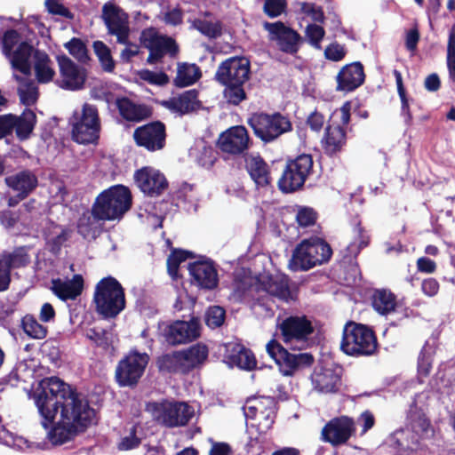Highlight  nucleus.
<instances>
[{
	"label": "nucleus",
	"instance_id": "f257e3e1",
	"mask_svg": "<svg viewBox=\"0 0 455 455\" xmlns=\"http://www.w3.org/2000/svg\"><path fill=\"white\" fill-rule=\"evenodd\" d=\"M35 403L53 445H62L93 423L95 411L84 395L57 377L44 379L34 392Z\"/></svg>",
	"mask_w": 455,
	"mask_h": 455
},
{
	"label": "nucleus",
	"instance_id": "f03ea898",
	"mask_svg": "<svg viewBox=\"0 0 455 455\" xmlns=\"http://www.w3.org/2000/svg\"><path fill=\"white\" fill-rule=\"evenodd\" d=\"M132 205V195L130 188L122 184L113 185L98 195L91 212L80 218L77 228L88 225L91 217L96 220H119Z\"/></svg>",
	"mask_w": 455,
	"mask_h": 455
},
{
	"label": "nucleus",
	"instance_id": "7ed1b4c3",
	"mask_svg": "<svg viewBox=\"0 0 455 455\" xmlns=\"http://www.w3.org/2000/svg\"><path fill=\"white\" fill-rule=\"evenodd\" d=\"M251 73L250 61L244 57H231L222 61L215 73V79L225 86L224 97L229 104L238 106L247 99L244 84Z\"/></svg>",
	"mask_w": 455,
	"mask_h": 455
},
{
	"label": "nucleus",
	"instance_id": "20e7f679",
	"mask_svg": "<svg viewBox=\"0 0 455 455\" xmlns=\"http://www.w3.org/2000/svg\"><path fill=\"white\" fill-rule=\"evenodd\" d=\"M408 418L410 427L396 430L387 439L389 446L396 449L400 455H408L410 451L416 450L419 439L429 427L422 409L418 411L416 402L411 406Z\"/></svg>",
	"mask_w": 455,
	"mask_h": 455
},
{
	"label": "nucleus",
	"instance_id": "39448f33",
	"mask_svg": "<svg viewBox=\"0 0 455 455\" xmlns=\"http://www.w3.org/2000/svg\"><path fill=\"white\" fill-rule=\"evenodd\" d=\"M102 20L110 35L116 36L119 44H126L122 52L123 62H130L140 52L139 46L129 41L128 15L114 3L108 2L102 7Z\"/></svg>",
	"mask_w": 455,
	"mask_h": 455
},
{
	"label": "nucleus",
	"instance_id": "423d86ee",
	"mask_svg": "<svg viewBox=\"0 0 455 455\" xmlns=\"http://www.w3.org/2000/svg\"><path fill=\"white\" fill-rule=\"evenodd\" d=\"M314 172V159L311 154H300L288 157L277 180L278 189L283 194L302 190L307 180Z\"/></svg>",
	"mask_w": 455,
	"mask_h": 455
},
{
	"label": "nucleus",
	"instance_id": "0eeeda50",
	"mask_svg": "<svg viewBox=\"0 0 455 455\" xmlns=\"http://www.w3.org/2000/svg\"><path fill=\"white\" fill-rule=\"evenodd\" d=\"M331 255L332 250L323 239H304L296 246L289 267L293 271H306L328 262Z\"/></svg>",
	"mask_w": 455,
	"mask_h": 455
},
{
	"label": "nucleus",
	"instance_id": "6e6552de",
	"mask_svg": "<svg viewBox=\"0 0 455 455\" xmlns=\"http://www.w3.org/2000/svg\"><path fill=\"white\" fill-rule=\"evenodd\" d=\"M248 124L252 129L254 135L265 144L274 142L293 129L290 117L280 112L253 113L248 119Z\"/></svg>",
	"mask_w": 455,
	"mask_h": 455
},
{
	"label": "nucleus",
	"instance_id": "1a4fd4ad",
	"mask_svg": "<svg viewBox=\"0 0 455 455\" xmlns=\"http://www.w3.org/2000/svg\"><path fill=\"white\" fill-rule=\"evenodd\" d=\"M340 348L348 355L368 356L376 351L377 339L369 327L349 322L344 326Z\"/></svg>",
	"mask_w": 455,
	"mask_h": 455
},
{
	"label": "nucleus",
	"instance_id": "9d476101",
	"mask_svg": "<svg viewBox=\"0 0 455 455\" xmlns=\"http://www.w3.org/2000/svg\"><path fill=\"white\" fill-rule=\"evenodd\" d=\"M72 140L79 144L95 143L100 138L101 123L95 105L84 103L80 112L76 111L69 119Z\"/></svg>",
	"mask_w": 455,
	"mask_h": 455
},
{
	"label": "nucleus",
	"instance_id": "9b49d317",
	"mask_svg": "<svg viewBox=\"0 0 455 455\" xmlns=\"http://www.w3.org/2000/svg\"><path fill=\"white\" fill-rule=\"evenodd\" d=\"M147 411L156 423L167 427L185 426L195 414L187 403L168 400L148 403Z\"/></svg>",
	"mask_w": 455,
	"mask_h": 455
},
{
	"label": "nucleus",
	"instance_id": "f8f14e48",
	"mask_svg": "<svg viewBox=\"0 0 455 455\" xmlns=\"http://www.w3.org/2000/svg\"><path fill=\"white\" fill-rule=\"evenodd\" d=\"M94 302L100 315L105 317L116 316L125 307L122 285L114 277L103 278L96 286Z\"/></svg>",
	"mask_w": 455,
	"mask_h": 455
},
{
	"label": "nucleus",
	"instance_id": "ddd939ff",
	"mask_svg": "<svg viewBox=\"0 0 455 455\" xmlns=\"http://www.w3.org/2000/svg\"><path fill=\"white\" fill-rule=\"evenodd\" d=\"M140 41L149 51L147 62L150 65L161 62L165 55L176 58L180 52V46L176 40L167 35L160 34L155 28L143 29Z\"/></svg>",
	"mask_w": 455,
	"mask_h": 455
},
{
	"label": "nucleus",
	"instance_id": "4468645a",
	"mask_svg": "<svg viewBox=\"0 0 455 455\" xmlns=\"http://www.w3.org/2000/svg\"><path fill=\"white\" fill-rule=\"evenodd\" d=\"M262 27L267 32L268 41L274 43L280 52L290 55L297 54L302 40L299 32L281 20L264 21Z\"/></svg>",
	"mask_w": 455,
	"mask_h": 455
},
{
	"label": "nucleus",
	"instance_id": "2eb2a0df",
	"mask_svg": "<svg viewBox=\"0 0 455 455\" xmlns=\"http://www.w3.org/2000/svg\"><path fill=\"white\" fill-rule=\"evenodd\" d=\"M267 352L275 360L284 376L293 375L295 371L310 366L314 361L310 354L290 353L274 339L267 344Z\"/></svg>",
	"mask_w": 455,
	"mask_h": 455
},
{
	"label": "nucleus",
	"instance_id": "dca6fc26",
	"mask_svg": "<svg viewBox=\"0 0 455 455\" xmlns=\"http://www.w3.org/2000/svg\"><path fill=\"white\" fill-rule=\"evenodd\" d=\"M278 326L283 342L297 349H302L307 345L308 338L314 331L311 322L304 315L289 316Z\"/></svg>",
	"mask_w": 455,
	"mask_h": 455
},
{
	"label": "nucleus",
	"instance_id": "f3484780",
	"mask_svg": "<svg viewBox=\"0 0 455 455\" xmlns=\"http://www.w3.org/2000/svg\"><path fill=\"white\" fill-rule=\"evenodd\" d=\"M351 103L346 101L339 110L340 123L328 124L323 139V148L327 156H332L339 153L347 143L345 126L350 121Z\"/></svg>",
	"mask_w": 455,
	"mask_h": 455
},
{
	"label": "nucleus",
	"instance_id": "a211bd4d",
	"mask_svg": "<svg viewBox=\"0 0 455 455\" xmlns=\"http://www.w3.org/2000/svg\"><path fill=\"white\" fill-rule=\"evenodd\" d=\"M148 363L146 353L133 352L121 360L116 369V379L121 387L135 386Z\"/></svg>",
	"mask_w": 455,
	"mask_h": 455
},
{
	"label": "nucleus",
	"instance_id": "6ab92c4d",
	"mask_svg": "<svg viewBox=\"0 0 455 455\" xmlns=\"http://www.w3.org/2000/svg\"><path fill=\"white\" fill-rule=\"evenodd\" d=\"M166 126L159 120L135 128L132 138L138 147L149 152L162 150L166 145Z\"/></svg>",
	"mask_w": 455,
	"mask_h": 455
},
{
	"label": "nucleus",
	"instance_id": "aec40b11",
	"mask_svg": "<svg viewBox=\"0 0 455 455\" xmlns=\"http://www.w3.org/2000/svg\"><path fill=\"white\" fill-rule=\"evenodd\" d=\"M251 138L247 129L243 125H235L221 132L217 140V147L222 153L233 156H244L250 148Z\"/></svg>",
	"mask_w": 455,
	"mask_h": 455
},
{
	"label": "nucleus",
	"instance_id": "412c9836",
	"mask_svg": "<svg viewBox=\"0 0 455 455\" xmlns=\"http://www.w3.org/2000/svg\"><path fill=\"white\" fill-rule=\"evenodd\" d=\"M246 419H255L261 432H266L274 423L275 403L272 397L252 398L243 406Z\"/></svg>",
	"mask_w": 455,
	"mask_h": 455
},
{
	"label": "nucleus",
	"instance_id": "4be33fe9",
	"mask_svg": "<svg viewBox=\"0 0 455 455\" xmlns=\"http://www.w3.org/2000/svg\"><path fill=\"white\" fill-rule=\"evenodd\" d=\"M133 178L140 190L150 197L160 196L169 186L164 174L151 166H144L136 170Z\"/></svg>",
	"mask_w": 455,
	"mask_h": 455
},
{
	"label": "nucleus",
	"instance_id": "5701e85b",
	"mask_svg": "<svg viewBox=\"0 0 455 455\" xmlns=\"http://www.w3.org/2000/svg\"><path fill=\"white\" fill-rule=\"evenodd\" d=\"M60 79L56 81L57 85L64 90L78 91L84 88L87 74L84 68L76 64L66 54L56 57Z\"/></svg>",
	"mask_w": 455,
	"mask_h": 455
},
{
	"label": "nucleus",
	"instance_id": "b1692460",
	"mask_svg": "<svg viewBox=\"0 0 455 455\" xmlns=\"http://www.w3.org/2000/svg\"><path fill=\"white\" fill-rule=\"evenodd\" d=\"M160 331L166 342L177 345L190 342L199 337L200 325L195 319L188 322L176 321L171 324H163Z\"/></svg>",
	"mask_w": 455,
	"mask_h": 455
},
{
	"label": "nucleus",
	"instance_id": "393cba45",
	"mask_svg": "<svg viewBox=\"0 0 455 455\" xmlns=\"http://www.w3.org/2000/svg\"><path fill=\"white\" fill-rule=\"evenodd\" d=\"M355 432V423L352 419L342 416L331 419L322 430L323 440L332 445L345 443Z\"/></svg>",
	"mask_w": 455,
	"mask_h": 455
},
{
	"label": "nucleus",
	"instance_id": "a878e982",
	"mask_svg": "<svg viewBox=\"0 0 455 455\" xmlns=\"http://www.w3.org/2000/svg\"><path fill=\"white\" fill-rule=\"evenodd\" d=\"M193 282L203 289L212 290L218 284V274L213 263L204 259L188 265Z\"/></svg>",
	"mask_w": 455,
	"mask_h": 455
},
{
	"label": "nucleus",
	"instance_id": "bb28decb",
	"mask_svg": "<svg viewBox=\"0 0 455 455\" xmlns=\"http://www.w3.org/2000/svg\"><path fill=\"white\" fill-rule=\"evenodd\" d=\"M197 90L190 89L164 101L163 105L180 116H185L203 108V103L199 100Z\"/></svg>",
	"mask_w": 455,
	"mask_h": 455
},
{
	"label": "nucleus",
	"instance_id": "cd10ccee",
	"mask_svg": "<svg viewBox=\"0 0 455 455\" xmlns=\"http://www.w3.org/2000/svg\"><path fill=\"white\" fill-rule=\"evenodd\" d=\"M364 70L361 62L344 66L337 75V91L352 92L364 82Z\"/></svg>",
	"mask_w": 455,
	"mask_h": 455
},
{
	"label": "nucleus",
	"instance_id": "c85d7f7f",
	"mask_svg": "<svg viewBox=\"0 0 455 455\" xmlns=\"http://www.w3.org/2000/svg\"><path fill=\"white\" fill-rule=\"evenodd\" d=\"M116 107L121 117L131 123H140L153 116L152 107L135 103L127 97L117 98Z\"/></svg>",
	"mask_w": 455,
	"mask_h": 455
},
{
	"label": "nucleus",
	"instance_id": "c756f323",
	"mask_svg": "<svg viewBox=\"0 0 455 455\" xmlns=\"http://www.w3.org/2000/svg\"><path fill=\"white\" fill-rule=\"evenodd\" d=\"M244 164L245 170L257 186L265 188L271 184L269 165L259 153L246 155Z\"/></svg>",
	"mask_w": 455,
	"mask_h": 455
},
{
	"label": "nucleus",
	"instance_id": "7c9ffc66",
	"mask_svg": "<svg viewBox=\"0 0 455 455\" xmlns=\"http://www.w3.org/2000/svg\"><path fill=\"white\" fill-rule=\"evenodd\" d=\"M259 287L268 295L278 299L288 301L293 299V294L289 285V279L284 275L277 274L262 276L259 281Z\"/></svg>",
	"mask_w": 455,
	"mask_h": 455
},
{
	"label": "nucleus",
	"instance_id": "2f4dec72",
	"mask_svg": "<svg viewBox=\"0 0 455 455\" xmlns=\"http://www.w3.org/2000/svg\"><path fill=\"white\" fill-rule=\"evenodd\" d=\"M5 185L16 193L28 196L38 185L36 175L30 170H22L4 179Z\"/></svg>",
	"mask_w": 455,
	"mask_h": 455
},
{
	"label": "nucleus",
	"instance_id": "473e14b6",
	"mask_svg": "<svg viewBox=\"0 0 455 455\" xmlns=\"http://www.w3.org/2000/svg\"><path fill=\"white\" fill-rule=\"evenodd\" d=\"M84 288V279L80 275H75L73 278L62 280L54 279L52 281V292L61 300L75 299L78 297Z\"/></svg>",
	"mask_w": 455,
	"mask_h": 455
},
{
	"label": "nucleus",
	"instance_id": "72a5a7b5",
	"mask_svg": "<svg viewBox=\"0 0 455 455\" xmlns=\"http://www.w3.org/2000/svg\"><path fill=\"white\" fill-rule=\"evenodd\" d=\"M311 379L314 388L320 393L336 392L340 384L339 373L331 368L315 369Z\"/></svg>",
	"mask_w": 455,
	"mask_h": 455
},
{
	"label": "nucleus",
	"instance_id": "f704fd0d",
	"mask_svg": "<svg viewBox=\"0 0 455 455\" xmlns=\"http://www.w3.org/2000/svg\"><path fill=\"white\" fill-rule=\"evenodd\" d=\"M34 70L36 80L39 84H48L53 80L55 70L49 55L40 50L34 52Z\"/></svg>",
	"mask_w": 455,
	"mask_h": 455
},
{
	"label": "nucleus",
	"instance_id": "c9c22d12",
	"mask_svg": "<svg viewBox=\"0 0 455 455\" xmlns=\"http://www.w3.org/2000/svg\"><path fill=\"white\" fill-rule=\"evenodd\" d=\"M230 363L240 369L251 371L256 366V359L251 350L240 344H230L228 347Z\"/></svg>",
	"mask_w": 455,
	"mask_h": 455
},
{
	"label": "nucleus",
	"instance_id": "e433bc0d",
	"mask_svg": "<svg viewBox=\"0 0 455 455\" xmlns=\"http://www.w3.org/2000/svg\"><path fill=\"white\" fill-rule=\"evenodd\" d=\"M201 76V70L196 64L179 63L173 84L179 88L190 86L199 80Z\"/></svg>",
	"mask_w": 455,
	"mask_h": 455
},
{
	"label": "nucleus",
	"instance_id": "4c0bfd02",
	"mask_svg": "<svg viewBox=\"0 0 455 455\" xmlns=\"http://www.w3.org/2000/svg\"><path fill=\"white\" fill-rule=\"evenodd\" d=\"M33 52V46L28 42H21L13 52L12 66L23 75L28 76L31 73L29 58Z\"/></svg>",
	"mask_w": 455,
	"mask_h": 455
},
{
	"label": "nucleus",
	"instance_id": "58836bf2",
	"mask_svg": "<svg viewBox=\"0 0 455 455\" xmlns=\"http://www.w3.org/2000/svg\"><path fill=\"white\" fill-rule=\"evenodd\" d=\"M157 363L161 371L174 373L188 371L182 350L162 355L158 358Z\"/></svg>",
	"mask_w": 455,
	"mask_h": 455
},
{
	"label": "nucleus",
	"instance_id": "ea45409f",
	"mask_svg": "<svg viewBox=\"0 0 455 455\" xmlns=\"http://www.w3.org/2000/svg\"><path fill=\"white\" fill-rule=\"evenodd\" d=\"M36 114L32 110L24 112L21 116L12 114V121L14 124V130L20 140H27L34 130Z\"/></svg>",
	"mask_w": 455,
	"mask_h": 455
},
{
	"label": "nucleus",
	"instance_id": "a19ab883",
	"mask_svg": "<svg viewBox=\"0 0 455 455\" xmlns=\"http://www.w3.org/2000/svg\"><path fill=\"white\" fill-rule=\"evenodd\" d=\"M395 295L386 290H379L373 295V308L381 315H387L395 310Z\"/></svg>",
	"mask_w": 455,
	"mask_h": 455
},
{
	"label": "nucleus",
	"instance_id": "79ce46f5",
	"mask_svg": "<svg viewBox=\"0 0 455 455\" xmlns=\"http://www.w3.org/2000/svg\"><path fill=\"white\" fill-rule=\"evenodd\" d=\"M185 363L188 371L202 364L208 356V348L205 345L196 344L188 349L182 350Z\"/></svg>",
	"mask_w": 455,
	"mask_h": 455
},
{
	"label": "nucleus",
	"instance_id": "37998d69",
	"mask_svg": "<svg viewBox=\"0 0 455 455\" xmlns=\"http://www.w3.org/2000/svg\"><path fill=\"white\" fill-rule=\"evenodd\" d=\"M0 441L6 446L13 447L21 451L32 450L39 447V444L30 443L24 437L16 435L5 429L0 431Z\"/></svg>",
	"mask_w": 455,
	"mask_h": 455
},
{
	"label": "nucleus",
	"instance_id": "c03bdc74",
	"mask_svg": "<svg viewBox=\"0 0 455 455\" xmlns=\"http://www.w3.org/2000/svg\"><path fill=\"white\" fill-rule=\"evenodd\" d=\"M434 353V347L429 344H426L419 354L418 362V378L420 382H423V379L427 377L430 372Z\"/></svg>",
	"mask_w": 455,
	"mask_h": 455
},
{
	"label": "nucleus",
	"instance_id": "a18cd8bd",
	"mask_svg": "<svg viewBox=\"0 0 455 455\" xmlns=\"http://www.w3.org/2000/svg\"><path fill=\"white\" fill-rule=\"evenodd\" d=\"M394 76L395 78L397 92L401 100V113L402 116H404L405 121L407 123H411L412 121V115L410 108L409 99L407 96V92L403 82V76L400 71L395 69Z\"/></svg>",
	"mask_w": 455,
	"mask_h": 455
},
{
	"label": "nucleus",
	"instance_id": "49530a36",
	"mask_svg": "<svg viewBox=\"0 0 455 455\" xmlns=\"http://www.w3.org/2000/svg\"><path fill=\"white\" fill-rule=\"evenodd\" d=\"M15 79L19 82H25L24 88L18 89L20 102L25 106L34 105L38 99V88L32 81H25L17 75H15Z\"/></svg>",
	"mask_w": 455,
	"mask_h": 455
},
{
	"label": "nucleus",
	"instance_id": "de8ad7c7",
	"mask_svg": "<svg viewBox=\"0 0 455 455\" xmlns=\"http://www.w3.org/2000/svg\"><path fill=\"white\" fill-rule=\"evenodd\" d=\"M21 325L24 332L33 339H44L47 334V329L30 315L22 318Z\"/></svg>",
	"mask_w": 455,
	"mask_h": 455
},
{
	"label": "nucleus",
	"instance_id": "09e8293b",
	"mask_svg": "<svg viewBox=\"0 0 455 455\" xmlns=\"http://www.w3.org/2000/svg\"><path fill=\"white\" fill-rule=\"evenodd\" d=\"M318 212L309 206H297L295 220L299 228H309L317 224Z\"/></svg>",
	"mask_w": 455,
	"mask_h": 455
},
{
	"label": "nucleus",
	"instance_id": "8fccbe9b",
	"mask_svg": "<svg viewBox=\"0 0 455 455\" xmlns=\"http://www.w3.org/2000/svg\"><path fill=\"white\" fill-rule=\"evenodd\" d=\"M193 26L201 34L209 38H217L222 35V23L220 20L212 22L205 20L196 19Z\"/></svg>",
	"mask_w": 455,
	"mask_h": 455
},
{
	"label": "nucleus",
	"instance_id": "3c124183",
	"mask_svg": "<svg viewBox=\"0 0 455 455\" xmlns=\"http://www.w3.org/2000/svg\"><path fill=\"white\" fill-rule=\"evenodd\" d=\"M93 50L103 69L107 72H112L115 68V61L111 56L110 49L103 42L95 41Z\"/></svg>",
	"mask_w": 455,
	"mask_h": 455
},
{
	"label": "nucleus",
	"instance_id": "603ef678",
	"mask_svg": "<svg viewBox=\"0 0 455 455\" xmlns=\"http://www.w3.org/2000/svg\"><path fill=\"white\" fill-rule=\"evenodd\" d=\"M64 47L78 61L86 62L89 60L87 47L82 39L73 37L64 44Z\"/></svg>",
	"mask_w": 455,
	"mask_h": 455
},
{
	"label": "nucleus",
	"instance_id": "864d4df0",
	"mask_svg": "<svg viewBox=\"0 0 455 455\" xmlns=\"http://www.w3.org/2000/svg\"><path fill=\"white\" fill-rule=\"evenodd\" d=\"M192 257V252L188 251H173L167 259V269L169 275L174 279L178 276L179 266L188 258Z\"/></svg>",
	"mask_w": 455,
	"mask_h": 455
},
{
	"label": "nucleus",
	"instance_id": "5fc2aeb1",
	"mask_svg": "<svg viewBox=\"0 0 455 455\" xmlns=\"http://www.w3.org/2000/svg\"><path fill=\"white\" fill-rule=\"evenodd\" d=\"M286 9V0H264L263 12L268 18H277L284 13Z\"/></svg>",
	"mask_w": 455,
	"mask_h": 455
},
{
	"label": "nucleus",
	"instance_id": "6e6d98bb",
	"mask_svg": "<svg viewBox=\"0 0 455 455\" xmlns=\"http://www.w3.org/2000/svg\"><path fill=\"white\" fill-rule=\"evenodd\" d=\"M225 320V310L219 307L214 306L208 308L205 314V323L210 328L220 327Z\"/></svg>",
	"mask_w": 455,
	"mask_h": 455
},
{
	"label": "nucleus",
	"instance_id": "4d7b16f0",
	"mask_svg": "<svg viewBox=\"0 0 455 455\" xmlns=\"http://www.w3.org/2000/svg\"><path fill=\"white\" fill-rule=\"evenodd\" d=\"M305 33L309 44L312 46L320 49V43L325 35L323 28L316 24H308L306 28Z\"/></svg>",
	"mask_w": 455,
	"mask_h": 455
},
{
	"label": "nucleus",
	"instance_id": "13d9d810",
	"mask_svg": "<svg viewBox=\"0 0 455 455\" xmlns=\"http://www.w3.org/2000/svg\"><path fill=\"white\" fill-rule=\"evenodd\" d=\"M85 336L88 339L93 341L98 347L107 348L110 345V333L103 330H98L95 328L88 329L85 331Z\"/></svg>",
	"mask_w": 455,
	"mask_h": 455
},
{
	"label": "nucleus",
	"instance_id": "bf43d9fd",
	"mask_svg": "<svg viewBox=\"0 0 455 455\" xmlns=\"http://www.w3.org/2000/svg\"><path fill=\"white\" fill-rule=\"evenodd\" d=\"M300 11L304 14L310 16L311 19L319 23H323L325 20L324 12L322 6L316 5L315 3L303 2L300 4Z\"/></svg>",
	"mask_w": 455,
	"mask_h": 455
},
{
	"label": "nucleus",
	"instance_id": "052dcab7",
	"mask_svg": "<svg viewBox=\"0 0 455 455\" xmlns=\"http://www.w3.org/2000/svg\"><path fill=\"white\" fill-rule=\"evenodd\" d=\"M44 5L47 12L52 15H59L68 20L74 19V13L59 0H45Z\"/></svg>",
	"mask_w": 455,
	"mask_h": 455
},
{
	"label": "nucleus",
	"instance_id": "680f3d73",
	"mask_svg": "<svg viewBox=\"0 0 455 455\" xmlns=\"http://www.w3.org/2000/svg\"><path fill=\"white\" fill-rule=\"evenodd\" d=\"M140 77L150 84L164 86L166 85L170 79L164 72H155L148 69L143 70Z\"/></svg>",
	"mask_w": 455,
	"mask_h": 455
},
{
	"label": "nucleus",
	"instance_id": "e2e57ef3",
	"mask_svg": "<svg viewBox=\"0 0 455 455\" xmlns=\"http://www.w3.org/2000/svg\"><path fill=\"white\" fill-rule=\"evenodd\" d=\"M73 229H63L61 233L55 236H51L47 235V245L50 248L51 251L53 253H58L61 245L67 241L68 237L70 235V232Z\"/></svg>",
	"mask_w": 455,
	"mask_h": 455
},
{
	"label": "nucleus",
	"instance_id": "0e129e2a",
	"mask_svg": "<svg viewBox=\"0 0 455 455\" xmlns=\"http://www.w3.org/2000/svg\"><path fill=\"white\" fill-rule=\"evenodd\" d=\"M347 51L344 45L339 43H331L327 45L324 50V56L327 60L331 61H340L346 56Z\"/></svg>",
	"mask_w": 455,
	"mask_h": 455
},
{
	"label": "nucleus",
	"instance_id": "69168bd1",
	"mask_svg": "<svg viewBox=\"0 0 455 455\" xmlns=\"http://www.w3.org/2000/svg\"><path fill=\"white\" fill-rule=\"evenodd\" d=\"M184 12L180 6L168 10L164 13L162 20L166 24L173 27L180 26L183 23Z\"/></svg>",
	"mask_w": 455,
	"mask_h": 455
},
{
	"label": "nucleus",
	"instance_id": "338daca9",
	"mask_svg": "<svg viewBox=\"0 0 455 455\" xmlns=\"http://www.w3.org/2000/svg\"><path fill=\"white\" fill-rule=\"evenodd\" d=\"M420 40V34L418 26L415 25L413 28L406 31L405 34V48L407 51L415 53L418 48V44Z\"/></svg>",
	"mask_w": 455,
	"mask_h": 455
},
{
	"label": "nucleus",
	"instance_id": "774afa93",
	"mask_svg": "<svg viewBox=\"0 0 455 455\" xmlns=\"http://www.w3.org/2000/svg\"><path fill=\"white\" fill-rule=\"evenodd\" d=\"M140 439L136 436L135 427H132L128 435L123 437L118 443V449L121 451H128L137 447Z\"/></svg>",
	"mask_w": 455,
	"mask_h": 455
}]
</instances>
